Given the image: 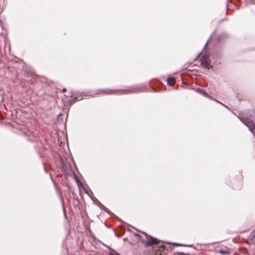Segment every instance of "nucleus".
Returning <instances> with one entry per match:
<instances>
[{
	"instance_id": "obj_1",
	"label": "nucleus",
	"mask_w": 255,
	"mask_h": 255,
	"mask_svg": "<svg viewBox=\"0 0 255 255\" xmlns=\"http://www.w3.org/2000/svg\"><path fill=\"white\" fill-rule=\"evenodd\" d=\"M140 90L139 86H130L124 89H100L97 90L94 95H125L136 93Z\"/></svg>"
},
{
	"instance_id": "obj_2",
	"label": "nucleus",
	"mask_w": 255,
	"mask_h": 255,
	"mask_svg": "<svg viewBox=\"0 0 255 255\" xmlns=\"http://www.w3.org/2000/svg\"><path fill=\"white\" fill-rule=\"evenodd\" d=\"M200 64L207 69H209L211 66L210 65V61L209 56L207 55H202L200 59Z\"/></svg>"
},
{
	"instance_id": "obj_3",
	"label": "nucleus",
	"mask_w": 255,
	"mask_h": 255,
	"mask_svg": "<svg viewBox=\"0 0 255 255\" xmlns=\"http://www.w3.org/2000/svg\"><path fill=\"white\" fill-rule=\"evenodd\" d=\"M241 121L244 124L248 127L251 131H253L255 128V125L252 120L248 118H244L242 119Z\"/></svg>"
},
{
	"instance_id": "obj_4",
	"label": "nucleus",
	"mask_w": 255,
	"mask_h": 255,
	"mask_svg": "<svg viewBox=\"0 0 255 255\" xmlns=\"http://www.w3.org/2000/svg\"><path fill=\"white\" fill-rule=\"evenodd\" d=\"M146 236V241L145 243V244L147 246H150L153 245H157L159 243V241L151 236H148L145 234Z\"/></svg>"
},
{
	"instance_id": "obj_5",
	"label": "nucleus",
	"mask_w": 255,
	"mask_h": 255,
	"mask_svg": "<svg viewBox=\"0 0 255 255\" xmlns=\"http://www.w3.org/2000/svg\"><path fill=\"white\" fill-rule=\"evenodd\" d=\"M176 80L174 77L168 78L167 80V83L168 85L172 86L175 84Z\"/></svg>"
},
{
	"instance_id": "obj_6",
	"label": "nucleus",
	"mask_w": 255,
	"mask_h": 255,
	"mask_svg": "<svg viewBox=\"0 0 255 255\" xmlns=\"http://www.w3.org/2000/svg\"><path fill=\"white\" fill-rule=\"evenodd\" d=\"M196 91L198 93H199L203 95L205 97H209V96H208V94L204 90H203V89H200V88H198L197 89Z\"/></svg>"
},
{
	"instance_id": "obj_7",
	"label": "nucleus",
	"mask_w": 255,
	"mask_h": 255,
	"mask_svg": "<svg viewBox=\"0 0 255 255\" xmlns=\"http://www.w3.org/2000/svg\"><path fill=\"white\" fill-rule=\"evenodd\" d=\"M250 238L252 239L255 238V230L250 233Z\"/></svg>"
},
{
	"instance_id": "obj_8",
	"label": "nucleus",
	"mask_w": 255,
	"mask_h": 255,
	"mask_svg": "<svg viewBox=\"0 0 255 255\" xmlns=\"http://www.w3.org/2000/svg\"><path fill=\"white\" fill-rule=\"evenodd\" d=\"M109 255H119V254L116 252H115V253L110 252V253H109Z\"/></svg>"
},
{
	"instance_id": "obj_9",
	"label": "nucleus",
	"mask_w": 255,
	"mask_h": 255,
	"mask_svg": "<svg viewBox=\"0 0 255 255\" xmlns=\"http://www.w3.org/2000/svg\"><path fill=\"white\" fill-rule=\"evenodd\" d=\"M220 253H222V254H224V251H220Z\"/></svg>"
},
{
	"instance_id": "obj_10",
	"label": "nucleus",
	"mask_w": 255,
	"mask_h": 255,
	"mask_svg": "<svg viewBox=\"0 0 255 255\" xmlns=\"http://www.w3.org/2000/svg\"><path fill=\"white\" fill-rule=\"evenodd\" d=\"M63 91H66V89H63Z\"/></svg>"
}]
</instances>
